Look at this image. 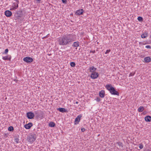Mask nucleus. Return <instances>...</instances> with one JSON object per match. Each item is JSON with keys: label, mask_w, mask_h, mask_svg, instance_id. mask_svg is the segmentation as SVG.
Wrapping results in <instances>:
<instances>
[{"label": "nucleus", "mask_w": 151, "mask_h": 151, "mask_svg": "<svg viewBox=\"0 0 151 151\" xmlns=\"http://www.w3.org/2000/svg\"><path fill=\"white\" fill-rule=\"evenodd\" d=\"M75 40V36L73 34H67L60 37L58 42L60 45H66Z\"/></svg>", "instance_id": "1"}, {"label": "nucleus", "mask_w": 151, "mask_h": 151, "mask_svg": "<svg viewBox=\"0 0 151 151\" xmlns=\"http://www.w3.org/2000/svg\"><path fill=\"white\" fill-rule=\"evenodd\" d=\"M105 87L112 94L118 96L119 95L118 92L115 90V88L112 86L111 84L106 85Z\"/></svg>", "instance_id": "2"}, {"label": "nucleus", "mask_w": 151, "mask_h": 151, "mask_svg": "<svg viewBox=\"0 0 151 151\" xmlns=\"http://www.w3.org/2000/svg\"><path fill=\"white\" fill-rule=\"evenodd\" d=\"M36 138L35 135H30L28 138V141L29 142L32 143L35 141Z\"/></svg>", "instance_id": "3"}, {"label": "nucleus", "mask_w": 151, "mask_h": 151, "mask_svg": "<svg viewBox=\"0 0 151 151\" xmlns=\"http://www.w3.org/2000/svg\"><path fill=\"white\" fill-rule=\"evenodd\" d=\"M23 60L24 61L28 63H31L33 61V59L29 57H26L24 58Z\"/></svg>", "instance_id": "4"}, {"label": "nucleus", "mask_w": 151, "mask_h": 151, "mask_svg": "<svg viewBox=\"0 0 151 151\" xmlns=\"http://www.w3.org/2000/svg\"><path fill=\"white\" fill-rule=\"evenodd\" d=\"M22 14V12L21 10L17 11L15 14V17L17 19L21 17Z\"/></svg>", "instance_id": "5"}, {"label": "nucleus", "mask_w": 151, "mask_h": 151, "mask_svg": "<svg viewBox=\"0 0 151 151\" xmlns=\"http://www.w3.org/2000/svg\"><path fill=\"white\" fill-rule=\"evenodd\" d=\"M82 117L81 114H79L77 117L75 119V124H78L79 122L80 121L81 118Z\"/></svg>", "instance_id": "6"}, {"label": "nucleus", "mask_w": 151, "mask_h": 151, "mask_svg": "<svg viewBox=\"0 0 151 151\" xmlns=\"http://www.w3.org/2000/svg\"><path fill=\"white\" fill-rule=\"evenodd\" d=\"M27 116L29 119H32L34 116L35 115L34 113L32 112H29L27 114Z\"/></svg>", "instance_id": "7"}, {"label": "nucleus", "mask_w": 151, "mask_h": 151, "mask_svg": "<svg viewBox=\"0 0 151 151\" xmlns=\"http://www.w3.org/2000/svg\"><path fill=\"white\" fill-rule=\"evenodd\" d=\"M99 76V74L96 72H93L92 73L91 75V78L95 79L96 78Z\"/></svg>", "instance_id": "8"}, {"label": "nucleus", "mask_w": 151, "mask_h": 151, "mask_svg": "<svg viewBox=\"0 0 151 151\" xmlns=\"http://www.w3.org/2000/svg\"><path fill=\"white\" fill-rule=\"evenodd\" d=\"M84 11L83 9H81L76 11V14L78 15H80L83 14Z\"/></svg>", "instance_id": "9"}, {"label": "nucleus", "mask_w": 151, "mask_h": 151, "mask_svg": "<svg viewBox=\"0 0 151 151\" xmlns=\"http://www.w3.org/2000/svg\"><path fill=\"white\" fill-rule=\"evenodd\" d=\"M33 125L32 123L31 122H29L27 124H25L24 126V127L27 129H29Z\"/></svg>", "instance_id": "10"}, {"label": "nucleus", "mask_w": 151, "mask_h": 151, "mask_svg": "<svg viewBox=\"0 0 151 151\" xmlns=\"http://www.w3.org/2000/svg\"><path fill=\"white\" fill-rule=\"evenodd\" d=\"M5 14L7 17H10L12 15V12L9 10H6L5 12Z\"/></svg>", "instance_id": "11"}, {"label": "nucleus", "mask_w": 151, "mask_h": 151, "mask_svg": "<svg viewBox=\"0 0 151 151\" xmlns=\"http://www.w3.org/2000/svg\"><path fill=\"white\" fill-rule=\"evenodd\" d=\"M105 91L104 90H102L99 92V96L101 98H103L105 96Z\"/></svg>", "instance_id": "12"}, {"label": "nucleus", "mask_w": 151, "mask_h": 151, "mask_svg": "<svg viewBox=\"0 0 151 151\" xmlns=\"http://www.w3.org/2000/svg\"><path fill=\"white\" fill-rule=\"evenodd\" d=\"M145 120L147 122H150L151 121V116H146L145 118Z\"/></svg>", "instance_id": "13"}, {"label": "nucleus", "mask_w": 151, "mask_h": 151, "mask_svg": "<svg viewBox=\"0 0 151 151\" xmlns=\"http://www.w3.org/2000/svg\"><path fill=\"white\" fill-rule=\"evenodd\" d=\"M57 109L60 112L63 113L66 111V110L64 108H57Z\"/></svg>", "instance_id": "14"}, {"label": "nucleus", "mask_w": 151, "mask_h": 151, "mask_svg": "<svg viewBox=\"0 0 151 151\" xmlns=\"http://www.w3.org/2000/svg\"><path fill=\"white\" fill-rule=\"evenodd\" d=\"M144 60L146 63H148L151 61V58L150 57H146L144 58Z\"/></svg>", "instance_id": "15"}, {"label": "nucleus", "mask_w": 151, "mask_h": 151, "mask_svg": "<svg viewBox=\"0 0 151 151\" xmlns=\"http://www.w3.org/2000/svg\"><path fill=\"white\" fill-rule=\"evenodd\" d=\"M72 46L74 47H77L79 46V42L78 41L73 42Z\"/></svg>", "instance_id": "16"}, {"label": "nucleus", "mask_w": 151, "mask_h": 151, "mask_svg": "<svg viewBox=\"0 0 151 151\" xmlns=\"http://www.w3.org/2000/svg\"><path fill=\"white\" fill-rule=\"evenodd\" d=\"M96 68H95L93 66L89 68L90 71L91 72H95V71L96 70Z\"/></svg>", "instance_id": "17"}, {"label": "nucleus", "mask_w": 151, "mask_h": 151, "mask_svg": "<svg viewBox=\"0 0 151 151\" xmlns=\"http://www.w3.org/2000/svg\"><path fill=\"white\" fill-rule=\"evenodd\" d=\"M2 59L4 60H9L10 61L11 59V57H10L9 58H8V56L3 57Z\"/></svg>", "instance_id": "18"}, {"label": "nucleus", "mask_w": 151, "mask_h": 151, "mask_svg": "<svg viewBox=\"0 0 151 151\" xmlns=\"http://www.w3.org/2000/svg\"><path fill=\"white\" fill-rule=\"evenodd\" d=\"M49 126L50 127H54L55 126V124L54 122H51L49 123Z\"/></svg>", "instance_id": "19"}, {"label": "nucleus", "mask_w": 151, "mask_h": 151, "mask_svg": "<svg viewBox=\"0 0 151 151\" xmlns=\"http://www.w3.org/2000/svg\"><path fill=\"white\" fill-rule=\"evenodd\" d=\"M147 33H144L142 34L141 35V37L142 38H145L147 37Z\"/></svg>", "instance_id": "20"}, {"label": "nucleus", "mask_w": 151, "mask_h": 151, "mask_svg": "<svg viewBox=\"0 0 151 151\" xmlns=\"http://www.w3.org/2000/svg\"><path fill=\"white\" fill-rule=\"evenodd\" d=\"M144 109V107L143 106H141L139 108L138 111L139 112H142L143 111Z\"/></svg>", "instance_id": "21"}, {"label": "nucleus", "mask_w": 151, "mask_h": 151, "mask_svg": "<svg viewBox=\"0 0 151 151\" xmlns=\"http://www.w3.org/2000/svg\"><path fill=\"white\" fill-rule=\"evenodd\" d=\"M117 143L118 144V145L119 146V148H122L123 147V145L122 143L121 142H117Z\"/></svg>", "instance_id": "22"}, {"label": "nucleus", "mask_w": 151, "mask_h": 151, "mask_svg": "<svg viewBox=\"0 0 151 151\" xmlns=\"http://www.w3.org/2000/svg\"><path fill=\"white\" fill-rule=\"evenodd\" d=\"M8 130L10 131H12L14 130V128L12 126H10L9 127Z\"/></svg>", "instance_id": "23"}, {"label": "nucleus", "mask_w": 151, "mask_h": 151, "mask_svg": "<svg viewBox=\"0 0 151 151\" xmlns=\"http://www.w3.org/2000/svg\"><path fill=\"white\" fill-rule=\"evenodd\" d=\"M137 19L138 21L140 22L142 21L143 20V19L142 17H139L137 18Z\"/></svg>", "instance_id": "24"}, {"label": "nucleus", "mask_w": 151, "mask_h": 151, "mask_svg": "<svg viewBox=\"0 0 151 151\" xmlns=\"http://www.w3.org/2000/svg\"><path fill=\"white\" fill-rule=\"evenodd\" d=\"M70 65L72 67H74L76 65V64L74 62H71L70 63Z\"/></svg>", "instance_id": "25"}, {"label": "nucleus", "mask_w": 151, "mask_h": 151, "mask_svg": "<svg viewBox=\"0 0 151 151\" xmlns=\"http://www.w3.org/2000/svg\"><path fill=\"white\" fill-rule=\"evenodd\" d=\"M17 4V5L16 6H15V7H13L12 9H11V10H15L16 9H17V8L18 7V4Z\"/></svg>", "instance_id": "26"}, {"label": "nucleus", "mask_w": 151, "mask_h": 151, "mask_svg": "<svg viewBox=\"0 0 151 151\" xmlns=\"http://www.w3.org/2000/svg\"><path fill=\"white\" fill-rule=\"evenodd\" d=\"M14 141L17 143H18L19 142V139L17 138H15L14 139Z\"/></svg>", "instance_id": "27"}, {"label": "nucleus", "mask_w": 151, "mask_h": 151, "mask_svg": "<svg viewBox=\"0 0 151 151\" xmlns=\"http://www.w3.org/2000/svg\"><path fill=\"white\" fill-rule=\"evenodd\" d=\"M8 51H9L8 49H6L5 50L4 52V53H3V54L4 53V54H6L8 52Z\"/></svg>", "instance_id": "28"}, {"label": "nucleus", "mask_w": 151, "mask_h": 151, "mask_svg": "<svg viewBox=\"0 0 151 151\" xmlns=\"http://www.w3.org/2000/svg\"><path fill=\"white\" fill-rule=\"evenodd\" d=\"M96 100L97 101L99 102L101 101V99L99 97H97L96 99Z\"/></svg>", "instance_id": "29"}, {"label": "nucleus", "mask_w": 151, "mask_h": 151, "mask_svg": "<svg viewBox=\"0 0 151 151\" xmlns=\"http://www.w3.org/2000/svg\"><path fill=\"white\" fill-rule=\"evenodd\" d=\"M139 147L140 149H142L143 147V146L142 144H140L139 145Z\"/></svg>", "instance_id": "30"}, {"label": "nucleus", "mask_w": 151, "mask_h": 151, "mask_svg": "<svg viewBox=\"0 0 151 151\" xmlns=\"http://www.w3.org/2000/svg\"><path fill=\"white\" fill-rule=\"evenodd\" d=\"M63 3L65 4H66L67 2V0H62Z\"/></svg>", "instance_id": "31"}, {"label": "nucleus", "mask_w": 151, "mask_h": 151, "mask_svg": "<svg viewBox=\"0 0 151 151\" xmlns=\"http://www.w3.org/2000/svg\"><path fill=\"white\" fill-rule=\"evenodd\" d=\"M145 47L147 48L150 49L151 48V47L150 45H148L146 46Z\"/></svg>", "instance_id": "32"}, {"label": "nucleus", "mask_w": 151, "mask_h": 151, "mask_svg": "<svg viewBox=\"0 0 151 151\" xmlns=\"http://www.w3.org/2000/svg\"><path fill=\"white\" fill-rule=\"evenodd\" d=\"M110 51L111 50H107L106 52H105V53L106 54H107V53H109Z\"/></svg>", "instance_id": "33"}, {"label": "nucleus", "mask_w": 151, "mask_h": 151, "mask_svg": "<svg viewBox=\"0 0 151 151\" xmlns=\"http://www.w3.org/2000/svg\"><path fill=\"white\" fill-rule=\"evenodd\" d=\"M135 74V73H130L129 74V76H133L134 75V74Z\"/></svg>", "instance_id": "34"}, {"label": "nucleus", "mask_w": 151, "mask_h": 151, "mask_svg": "<svg viewBox=\"0 0 151 151\" xmlns=\"http://www.w3.org/2000/svg\"><path fill=\"white\" fill-rule=\"evenodd\" d=\"M81 130L82 132H84L85 131V129L84 128H82L81 129Z\"/></svg>", "instance_id": "35"}, {"label": "nucleus", "mask_w": 151, "mask_h": 151, "mask_svg": "<svg viewBox=\"0 0 151 151\" xmlns=\"http://www.w3.org/2000/svg\"><path fill=\"white\" fill-rule=\"evenodd\" d=\"M95 52V50H91L90 51V52H92L93 53H94Z\"/></svg>", "instance_id": "36"}, {"label": "nucleus", "mask_w": 151, "mask_h": 151, "mask_svg": "<svg viewBox=\"0 0 151 151\" xmlns=\"http://www.w3.org/2000/svg\"><path fill=\"white\" fill-rule=\"evenodd\" d=\"M35 0L36 1L37 3H40V1H41V0Z\"/></svg>", "instance_id": "37"}, {"label": "nucleus", "mask_w": 151, "mask_h": 151, "mask_svg": "<svg viewBox=\"0 0 151 151\" xmlns=\"http://www.w3.org/2000/svg\"><path fill=\"white\" fill-rule=\"evenodd\" d=\"M34 113L35 114H37L38 113V111H36L34 112Z\"/></svg>", "instance_id": "38"}, {"label": "nucleus", "mask_w": 151, "mask_h": 151, "mask_svg": "<svg viewBox=\"0 0 151 151\" xmlns=\"http://www.w3.org/2000/svg\"><path fill=\"white\" fill-rule=\"evenodd\" d=\"M15 1H16V2H17V4H18L19 3V1L18 0H14Z\"/></svg>", "instance_id": "39"}, {"label": "nucleus", "mask_w": 151, "mask_h": 151, "mask_svg": "<svg viewBox=\"0 0 151 151\" xmlns=\"http://www.w3.org/2000/svg\"><path fill=\"white\" fill-rule=\"evenodd\" d=\"M78 101H76V104H78Z\"/></svg>", "instance_id": "40"}]
</instances>
